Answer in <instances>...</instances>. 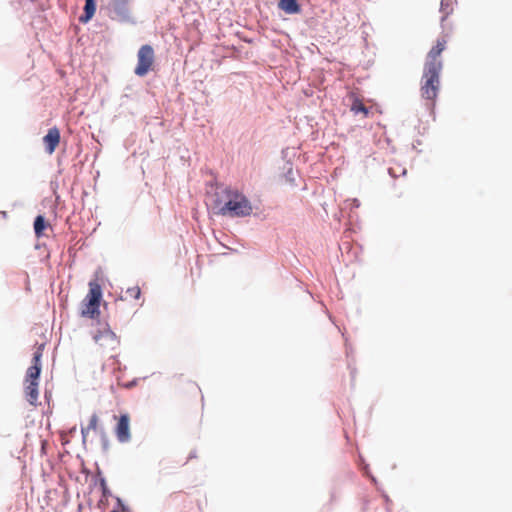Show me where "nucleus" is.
I'll return each instance as SVG.
<instances>
[{
  "label": "nucleus",
  "mask_w": 512,
  "mask_h": 512,
  "mask_svg": "<svg viewBox=\"0 0 512 512\" xmlns=\"http://www.w3.org/2000/svg\"><path fill=\"white\" fill-rule=\"evenodd\" d=\"M139 380H140V378H134V379L128 381L127 383H125L124 387L126 389H132L138 385Z\"/></svg>",
  "instance_id": "nucleus-25"
},
{
  "label": "nucleus",
  "mask_w": 512,
  "mask_h": 512,
  "mask_svg": "<svg viewBox=\"0 0 512 512\" xmlns=\"http://www.w3.org/2000/svg\"><path fill=\"white\" fill-rule=\"evenodd\" d=\"M446 45V40L444 39H438L436 44L432 46L430 51L427 54L425 63H434L438 64L439 67L443 68V62L441 60H437V57L441 55V53L444 51Z\"/></svg>",
  "instance_id": "nucleus-10"
},
{
  "label": "nucleus",
  "mask_w": 512,
  "mask_h": 512,
  "mask_svg": "<svg viewBox=\"0 0 512 512\" xmlns=\"http://www.w3.org/2000/svg\"><path fill=\"white\" fill-rule=\"evenodd\" d=\"M88 285L89 290L86 297L101 303L103 300V288L101 284L97 280H91Z\"/></svg>",
  "instance_id": "nucleus-14"
},
{
  "label": "nucleus",
  "mask_w": 512,
  "mask_h": 512,
  "mask_svg": "<svg viewBox=\"0 0 512 512\" xmlns=\"http://www.w3.org/2000/svg\"><path fill=\"white\" fill-rule=\"evenodd\" d=\"M61 133L56 126L49 128L47 133L43 136V144L45 151L52 154L60 143Z\"/></svg>",
  "instance_id": "nucleus-8"
},
{
  "label": "nucleus",
  "mask_w": 512,
  "mask_h": 512,
  "mask_svg": "<svg viewBox=\"0 0 512 512\" xmlns=\"http://www.w3.org/2000/svg\"><path fill=\"white\" fill-rule=\"evenodd\" d=\"M441 71L442 68L438 64L424 63L420 92L423 99L431 102L432 109L435 107L440 92Z\"/></svg>",
  "instance_id": "nucleus-3"
},
{
  "label": "nucleus",
  "mask_w": 512,
  "mask_h": 512,
  "mask_svg": "<svg viewBox=\"0 0 512 512\" xmlns=\"http://www.w3.org/2000/svg\"><path fill=\"white\" fill-rule=\"evenodd\" d=\"M353 206H354V207H359V206H360V202H359V200H358V199H354V200H353Z\"/></svg>",
  "instance_id": "nucleus-31"
},
{
  "label": "nucleus",
  "mask_w": 512,
  "mask_h": 512,
  "mask_svg": "<svg viewBox=\"0 0 512 512\" xmlns=\"http://www.w3.org/2000/svg\"><path fill=\"white\" fill-rule=\"evenodd\" d=\"M334 500V493H331V501Z\"/></svg>",
  "instance_id": "nucleus-36"
},
{
  "label": "nucleus",
  "mask_w": 512,
  "mask_h": 512,
  "mask_svg": "<svg viewBox=\"0 0 512 512\" xmlns=\"http://www.w3.org/2000/svg\"><path fill=\"white\" fill-rule=\"evenodd\" d=\"M281 153H282V158L284 159L287 154V149H283Z\"/></svg>",
  "instance_id": "nucleus-32"
},
{
  "label": "nucleus",
  "mask_w": 512,
  "mask_h": 512,
  "mask_svg": "<svg viewBox=\"0 0 512 512\" xmlns=\"http://www.w3.org/2000/svg\"><path fill=\"white\" fill-rule=\"evenodd\" d=\"M108 9L111 20L121 24H136L129 7V0H111Z\"/></svg>",
  "instance_id": "nucleus-4"
},
{
  "label": "nucleus",
  "mask_w": 512,
  "mask_h": 512,
  "mask_svg": "<svg viewBox=\"0 0 512 512\" xmlns=\"http://www.w3.org/2000/svg\"><path fill=\"white\" fill-rule=\"evenodd\" d=\"M44 344H41L33 353L31 365L26 370L24 378V393L30 405H37L39 397V383L42 372V355Z\"/></svg>",
  "instance_id": "nucleus-1"
},
{
  "label": "nucleus",
  "mask_w": 512,
  "mask_h": 512,
  "mask_svg": "<svg viewBox=\"0 0 512 512\" xmlns=\"http://www.w3.org/2000/svg\"><path fill=\"white\" fill-rule=\"evenodd\" d=\"M101 303L93 300L88 297H84V299L80 303V311L79 315L82 318L95 320L98 325H101V310H100Z\"/></svg>",
  "instance_id": "nucleus-6"
},
{
  "label": "nucleus",
  "mask_w": 512,
  "mask_h": 512,
  "mask_svg": "<svg viewBox=\"0 0 512 512\" xmlns=\"http://www.w3.org/2000/svg\"><path fill=\"white\" fill-rule=\"evenodd\" d=\"M282 169V177L285 179L286 183H288L292 188L297 187L298 184L296 182L295 172L293 169V163L288 160L284 163Z\"/></svg>",
  "instance_id": "nucleus-13"
},
{
  "label": "nucleus",
  "mask_w": 512,
  "mask_h": 512,
  "mask_svg": "<svg viewBox=\"0 0 512 512\" xmlns=\"http://www.w3.org/2000/svg\"><path fill=\"white\" fill-rule=\"evenodd\" d=\"M106 337L113 341H117L118 337L114 331H112L109 323L106 321L102 329H98L96 334L93 336L95 342H98L101 338Z\"/></svg>",
  "instance_id": "nucleus-16"
},
{
  "label": "nucleus",
  "mask_w": 512,
  "mask_h": 512,
  "mask_svg": "<svg viewBox=\"0 0 512 512\" xmlns=\"http://www.w3.org/2000/svg\"><path fill=\"white\" fill-rule=\"evenodd\" d=\"M197 457V452L196 450H192L189 455H188V460H191V459H194Z\"/></svg>",
  "instance_id": "nucleus-29"
},
{
  "label": "nucleus",
  "mask_w": 512,
  "mask_h": 512,
  "mask_svg": "<svg viewBox=\"0 0 512 512\" xmlns=\"http://www.w3.org/2000/svg\"><path fill=\"white\" fill-rule=\"evenodd\" d=\"M0 214L2 215L3 218L7 217V212L6 211H1Z\"/></svg>",
  "instance_id": "nucleus-33"
},
{
  "label": "nucleus",
  "mask_w": 512,
  "mask_h": 512,
  "mask_svg": "<svg viewBox=\"0 0 512 512\" xmlns=\"http://www.w3.org/2000/svg\"><path fill=\"white\" fill-rule=\"evenodd\" d=\"M223 204H224V202H223L221 196L218 193H216L215 197L213 198V203H212L213 213L220 215V209L223 206Z\"/></svg>",
  "instance_id": "nucleus-20"
},
{
  "label": "nucleus",
  "mask_w": 512,
  "mask_h": 512,
  "mask_svg": "<svg viewBox=\"0 0 512 512\" xmlns=\"http://www.w3.org/2000/svg\"><path fill=\"white\" fill-rule=\"evenodd\" d=\"M110 512H120L116 508H113Z\"/></svg>",
  "instance_id": "nucleus-35"
},
{
  "label": "nucleus",
  "mask_w": 512,
  "mask_h": 512,
  "mask_svg": "<svg viewBox=\"0 0 512 512\" xmlns=\"http://www.w3.org/2000/svg\"><path fill=\"white\" fill-rule=\"evenodd\" d=\"M75 431H76V427H73V428L71 429V432H75Z\"/></svg>",
  "instance_id": "nucleus-38"
},
{
  "label": "nucleus",
  "mask_w": 512,
  "mask_h": 512,
  "mask_svg": "<svg viewBox=\"0 0 512 512\" xmlns=\"http://www.w3.org/2000/svg\"><path fill=\"white\" fill-rule=\"evenodd\" d=\"M439 11L443 14L440 18L441 24H443L449 15L452 14L453 8H452V1L451 0H441L440 2V9Z\"/></svg>",
  "instance_id": "nucleus-17"
},
{
  "label": "nucleus",
  "mask_w": 512,
  "mask_h": 512,
  "mask_svg": "<svg viewBox=\"0 0 512 512\" xmlns=\"http://www.w3.org/2000/svg\"><path fill=\"white\" fill-rule=\"evenodd\" d=\"M381 495L386 504H389L391 502V499L389 498V496L387 495V493L385 491H381Z\"/></svg>",
  "instance_id": "nucleus-28"
},
{
  "label": "nucleus",
  "mask_w": 512,
  "mask_h": 512,
  "mask_svg": "<svg viewBox=\"0 0 512 512\" xmlns=\"http://www.w3.org/2000/svg\"><path fill=\"white\" fill-rule=\"evenodd\" d=\"M116 424L114 433L120 443H127L131 440L130 415L127 412L121 413L118 417L114 415Z\"/></svg>",
  "instance_id": "nucleus-7"
},
{
  "label": "nucleus",
  "mask_w": 512,
  "mask_h": 512,
  "mask_svg": "<svg viewBox=\"0 0 512 512\" xmlns=\"http://www.w3.org/2000/svg\"><path fill=\"white\" fill-rule=\"evenodd\" d=\"M126 293L129 294L134 299H139L141 297V294H142L141 289L139 288V286L129 287L126 290Z\"/></svg>",
  "instance_id": "nucleus-23"
},
{
  "label": "nucleus",
  "mask_w": 512,
  "mask_h": 512,
  "mask_svg": "<svg viewBox=\"0 0 512 512\" xmlns=\"http://www.w3.org/2000/svg\"><path fill=\"white\" fill-rule=\"evenodd\" d=\"M114 498L116 500V505L114 508H116L118 511L120 509L123 512H131L129 506L122 500V498L118 496H114Z\"/></svg>",
  "instance_id": "nucleus-22"
},
{
  "label": "nucleus",
  "mask_w": 512,
  "mask_h": 512,
  "mask_svg": "<svg viewBox=\"0 0 512 512\" xmlns=\"http://www.w3.org/2000/svg\"><path fill=\"white\" fill-rule=\"evenodd\" d=\"M277 8L286 15H299L303 12V7L299 0H278Z\"/></svg>",
  "instance_id": "nucleus-9"
},
{
  "label": "nucleus",
  "mask_w": 512,
  "mask_h": 512,
  "mask_svg": "<svg viewBox=\"0 0 512 512\" xmlns=\"http://www.w3.org/2000/svg\"><path fill=\"white\" fill-rule=\"evenodd\" d=\"M94 485L99 486L102 493V497L108 498L113 496L110 488L107 485L106 478L103 476V473L100 468H98V475H96V477L94 478Z\"/></svg>",
  "instance_id": "nucleus-15"
},
{
  "label": "nucleus",
  "mask_w": 512,
  "mask_h": 512,
  "mask_svg": "<svg viewBox=\"0 0 512 512\" xmlns=\"http://www.w3.org/2000/svg\"><path fill=\"white\" fill-rule=\"evenodd\" d=\"M103 307H104V308H107V307H108V303H107V302H104Z\"/></svg>",
  "instance_id": "nucleus-34"
},
{
  "label": "nucleus",
  "mask_w": 512,
  "mask_h": 512,
  "mask_svg": "<svg viewBox=\"0 0 512 512\" xmlns=\"http://www.w3.org/2000/svg\"><path fill=\"white\" fill-rule=\"evenodd\" d=\"M407 173L406 169H403L402 174L405 175Z\"/></svg>",
  "instance_id": "nucleus-37"
},
{
  "label": "nucleus",
  "mask_w": 512,
  "mask_h": 512,
  "mask_svg": "<svg viewBox=\"0 0 512 512\" xmlns=\"http://www.w3.org/2000/svg\"><path fill=\"white\" fill-rule=\"evenodd\" d=\"M360 460H361V463H359V468L362 471L363 475L367 477V475L369 473H371L370 472V468H369V464L364 461L362 456H360Z\"/></svg>",
  "instance_id": "nucleus-24"
},
{
  "label": "nucleus",
  "mask_w": 512,
  "mask_h": 512,
  "mask_svg": "<svg viewBox=\"0 0 512 512\" xmlns=\"http://www.w3.org/2000/svg\"><path fill=\"white\" fill-rule=\"evenodd\" d=\"M49 222L43 214H38L33 221V229L36 238L44 236L45 230L48 228Z\"/></svg>",
  "instance_id": "nucleus-12"
},
{
  "label": "nucleus",
  "mask_w": 512,
  "mask_h": 512,
  "mask_svg": "<svg viewBox=\"0 0 512 512\" xmlns=\"http://www.w3.org/2000/svg\"><path fill=\"white\" fill-rule=\"evenodd\" d=\"M89 431H90V430H87V427H83V426H81V434H82V441H83V444H85V443H86V437H87V435H88V432H89Z\"/></svg>",
  "instance_id": "nucleus-27"
},
{
  "label": "nucleus",
  "mask_w": 512,
  "mask_h": 512,
  "mask_svg": "<svg viewBox=\"0 0 512 512\" xmlns=\"http://www.w3.org/2000/svg\"><path fill=\"white\" fill-rule=\"evenodd\" d=\"M99 437H100L102 452L104 454H107L109 451V448H110V440H109V437H108V435L105 431V428L103 426H101L99 428Z\"/></svg>",
  "instance_id": "nucleus-19"
},
{
  "label": "nucleus",
  "mask_w": 512,
  "mask_h": 512,
  "mask_svg": "<svg viewBox=\"0 0 512 512\" xmlns=\"http://www.w3.org/2000/svg\"><path fill=\"white\" fill-rule=\"evenodd\" d=\"M95 466H97V469L99 468L98 463H95Z\"/></svg>",
  "instance_id": "nucleus-39"
},
{
  "label": "nucleus",
  "mask_w": 512,
  "mask_h": 512,
  "mask_svg": "<svg viewBox=\"0 0 512 512\" xmlns=\"http://www.w3.org/2000/svg\"><path fill=\"white\" fill-rule=\"evenodd\" d=\"M226 200L220 209V215L230 218H243L252 213V204L246 195L237 189H223Z\"/></svg>",
  "instance_id": "nucleus-2"
},
{
  "label": "nucleus",
  "mask_w": 512,
  "mask_h": 512,
  "mask_svg": "<svg viewBox=\"0 0 512 512\" xmlns=\"http://www.w3.org/2000/svg\"><path fill=\"white\" fill-rule=\"evenodd\" d=\"M155 61L154 48L150 44L142 45L137 52V64L134 69L138 77L146 76L153 67Z\"/></svg>",
  "instance_id": "nucleus-5"
},
{
  "label": "nucleus",
  "mask_w": 512,
  "mask_h": 512,
  "mask_svg": "<svg viewBox=\"0 0 512 512\" xmlns=\"http://www.w3.org/2000/svg\"><path fill=\"white\" fill-rule=\"evenodd\" d=\"M350 375H351V381L353 382L354 379H355V375H356V369L355 368L351 369Z\"/></svg>",
  "instance_id": "nucleus-30"
},
{
  "label": "nucleus",
  "mask_w": 512,
  "mask_h": 512,
  "mask_svg": "<svg viewBox=\"0 0 512 512\" xmlns=\"http://www.w3.org/2000/svg\"><path fill=\"white\" fill-rule=\"evenodd\" d=\"M351 111L354 112V114H356V115H358V114L368 115L369 114V108L366 107L361 102V100H359L358 98L353 100L352 105H351Z\"/></svg>",
  "instance_id": "nucleus-18"
},
{
  "label": "nucleus",
  "mask_w": 512,
  "mask_h": 512,
  "mask_svg": "<svg viewBox=\"0 0 512 512\" xmlns=\"http://www.w3.org/2000/svg\"><path fill=\"white\" fill-rule=\"evenodd\" d=\"M98 415L96 413H93L90 417L89 424L87 426V430H93L96 433L99 434V428L101 426H98Z\"/></svg>",
  "instance_id": "nucleus-21"
},
{
  "label": "nucleus",
  "mask_w": 512,
  "mask_h": 512,
  "mask_svg": "<svg viewBox=\"0 0 512 512\" xmlns=\"http://www.w3.org/2000/svg\"><path fill=\"white\" fill-rule=\"evenodd\" d=\"M367 477L369 478V480L371 481V483L376 487V489H377L378 491H381V490H380V488H379V482H378L377 478H376L374 475H372L371 473H369V474L367 475Z\"/></svg>",
  "instance_id": "nucleus-26"
},
{
  "label": "nucleus",
  "mask_w": 512,
  "mask_h": 512,
  "mask_svg": "<svg viewBox=\"0 0 512 512\" xmlns=\"http://www.w3.org/2000/svg\"><path fill=\"white\" fill-rule=\"evenodd\" d=\"M96 9L97 0H85L83 12L79 16V22L82 24H87L90 22L96 13Z\"/></svg>",
  "instance_id": "nucleus-11"
}]
</instances>
